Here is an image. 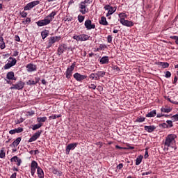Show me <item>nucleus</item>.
<instances>
[{
	"label": "nucleus",
	"mask_w": 178,
	"mask_h": 178,
	"mask_svg": "<svg viewBox=\"0 0 178 178\" xmlns=\"http://www.w3.org/2000/svg\"><path fill=\"white\" fill-rule=\"evenodd\" d=\"M176 138H177L176 134H168L163 142L165 149L168 150L169 148H174V149H176L177 147H175V145H176Z\"/></svg>",
	"instance_id": "obj_1"
},
{
	"label": "nucleus",
	"mask_w": 178,
	"mask_h": 178,
	"mask_svg": "<svg viewBox=\"0 0 178 178\" xmlns=\"http://www.w3.org/2000/svg\"><path fill=\"white\" fill-rule=\"evenodd\" d=\"M24 86H26V83L24 81H19L16 83L13 84L10 88V90H18L20 91L24 88Z\"/></svg>",
	"instance_id": "obj_2"
},
{
	"label": "nucleus",
	"mask_w": 178,
	"mask_h": 178,
	"mask_svg": "<svg viewBox=\"0 0 178 178\" xmlns=\"http://www.w3.org/2000/svg\"><path fill=\"white\" fill-rule=\"evenodd\" d=\"M74 67H76V62H74L70 67L67 68V70L65 72V77L67 79H72Z\"/></svg>",
	"instance_id": "obj_3"
},
{
	"label": "nucleus",
	"mask_w": 178,
	"mask_h": 178,
	"mask_svg": "<svg viewBox=\"0 0 178 178\" xmlns=\"http://www.w3.org/2000/svg\"><path fill=\"white\" fill-rule=\"evenodd\" d=\"M104 9L105 10H108V13H106V17H109V16H111V15H113V13H115L116 12V9H118V8L116 6L115 7H112L111 6V5H106L104 7Z\"/></svg>",
	"instance_id": "obj_4"
},
{
	"label": "nucleus",
	"mask_w": 178,
	"mask_h": 178,
	"mask_svg": "<svg viewBox=\"0 0 178 178\" xmlns=\"http://www.w3.org/2000/svg\"><path fill=\"white\" fill-rule=\"evenodd\" d=\"M67 49H70V48L67 47V44H60L57 49V55H58V56H60V55H62L63 52L67 51Z\"/></svg>",
	"instance_id": "obj_5"
},
{
	"label": "nucleus",
	"mask_w": 178,
	"mask_h": 178,
	"mask_svg": "<svg viewBox=\"0 0 178 178\" xmlns=\"http://www.w3.org/2000/svg\"><path fill=\"white\" fill-rule=\"evenodd\" d=\"M88 6V4H85L83 1L81 2L79 4V12L82 15H86V13H88L89 9L87 8Z\"/></svg>",
	"instance_id": "obj_6"
},
{
	"label": "nucleus",
	"mask_w": 178,
	"mask_h": 178,
	"mask_svg": "<svg viewBox=\"0 0 178 178\" xmlns=\"http://www.w3.org/2000/svg\"><path fill=\"white\" fill-rule=\"evenodd\" d=\"M62 38L60 36H51L50 37L48 42V48H51L55 42H58V41H60Z\"/></svg>",
	"instance_id": "obj_7"
},
{
	"label": "nucleus",
	"mask_w": 178,
	"mask_h": 178,
	"mask_svg": "<svg viewBox=\"0 0 178 178\" xmlns=\"http://www.w3.org/2000/svg\"><path fill=\"white\" fill-rule=\"evenodd\" d=\"M37 5H40V1L36 0L34 1H31L26 4V6L24 7V10H30L34 8V6H37Z\"/></svg>",
	"instance_id": "obj_8"
},
{
	"label": "nucleus",
	"mask_w": 178,
	"mask_h": 178,
	"mask_svg": "<svg viewBox=\"0 0 178 178\" xmlns=\"http://www.w3.org/2000/svg\"><path fill=\"white\" fill-rule=\"evenodd\" d=\"M38 170V163L35 161H33L31 163V176L35 175V171Z\"/></svg>",
	"instance_id": "obj_9"
},
{
	"label": "nucleus",
	"mask_w": 178,
	"mask_h": 178,
	"mask_svg": "<svg viewBox=\"0 0 178 178\" xmlns=\"http://www.w3.org/2000/svg\"><path fill=\"white\" fill-rule=\"evenodd\" d=\"M84 26L87 30H92L95 29V24L92 23L91 19H86L85 21Z\"/></svg>",
	"instance_id": "obj_10"
},
{
	"label": "nucleus",
	"mask_w": 178,
	"mask_h": 178,
	"mask_svg": "<svg viewBox=\"0 0 178 178\" xmlns=\"http://www.w3.org/2000/svg\"><path fill=\"white\" fill-rule=\"evenodd\" d=\"M160 127L163 129H172L173 127V122L172 120H166L165 122L159 124Z\"/></svg>",
	"instance_id": "obj_11"
},
{
	"label": "nucleus",
	"mask_w": 178,
	"mask_h": 178,
	"mask_svg": "<svg viewBox=\"0 0 178 178\" xmlns=\"http://www.w3.org/2000/svg\"><path fill=\"white\" fill-rule=\"evenodd\" d=\"M50 20L49 19H47V17H44V19L42 20H39L38 22H36V24L39 26V27H42V26H48V24H49Z\"/></svg>",
	"instance_id": "obj_12"
},
{
	"label": "nucleus",
	"mask_w": 178,
	"mask_h": 178,
	"mask_svg": "<svg viewBox=\"0 0 178 178\" xmlns=\"http://www.w3.org/2000/svg\"><path fill=\"white\" fill-rule=\"evenodd\" d=\"M42 133V131H38L36 133H35L32 137H31L29 140V143H33L34 141H36V140H38L40 138V136H41V134Z\"/></svg>",
	"instance_id": "obj_13"
},
{
	"label": "nucleus",
	"mask_w": 178,
	"mask_h": 178,
	"mask_svg": "<svg viewBox=\"0 0 178 178\" xmlns=\"http://www.w3.org/2000/svg\"><path fill=\"white\" fill-rule=\"evenodd\" d=\"M73 77L76 81L81 83L87 77V75H81L80 73L76 72L73 75Z\"/></svg>",
	"instance_id": "obj_14"
},
{
	"label": "nucleus",
	"mask_w": 178,
	"mask_h": 178,
	"mask_svg": "<svg viewBox=\"0 0 178 178\" xmlns=\"http://www.w3.org/2000/svg\"><path fill=\"white\" fill-rule=\"evenodd\" d=\"M120 23H121L122 26H125L126 27H133V26H134V22L129 21L127 19H121L120 20Z\"/></svg>",
	"instance_id": "obj_15"
},
{
	"label": "nucleus",
	"mask_w": 178,
	"mask_h": 178,
	"mask_svg": "<svg viewBox=\"0 0 178 178\" xmlns=\"http://www.w3.org/2000/svg\"><path fill=\"white\" fill-rule=\"evenodd\" d=\"M6 79L9 81L12 80L13 81H16V80H17V78L15 76V72H13V71H10L7 73Z\"/></svg>",
	"instance_id": "obj_16"
},
{
	"label": "nucleus",
	"mask_w": 178,
	"mask_h": 178,
	"mask_svg": "<svg viewBox=\"0 0 178 178\" xmlns=\"http://www.w3.org/2000/svg\"><path fill=\"white\" fill-rule=\"evenodd\" d=\"M76 147H77V143L69 144L66 147V149H65L67 155H69V154L70 153V151H72V149H74V148H76Z\"/></svg>",
	"instance_id": "obj_17"
},
{
	"label": "nucleus",
	"mask_w": 178,
	"mask_h": 178,
	"mask_svg": "<svg viewBox=\"0 0 178 178\" xmlns=\"http://www.w3.org/2000/svg\"><path fill=\"white\" fill-rule=\"evenodd\" d=\"M40 81L39 77H35L34 80L30 79L26 82L27 86H35Z\"/></svg>",
	"instance_id": "obj_18"
},
{
	"label": "nucleus",
	"mask_w": 178,
	"mask_h": 178,
	"mask_svg": "<svg viewBox=\"0 0 178 178\" xmlns=\"http://www.w3.org/2000/svg\"><path fill=\"white\" fill-rule=\"evenodd\" d=\"M28 72H35L37 70V65L29 63L26 65Z\"/></svg>",
	"instance_id": "obj_19"
},
{
	"label": "nucleus",
	"mask_w": 178,
	"mask_h": 178,
	"mask_svg": "<svg viewBox=\"0 0 178 178\" xmlns=\"http://www.w3.org/2000/svg\"><path fill=\"white\" fill-rule=\"evenodd\" d=\"M10 162H17V166L22 165V159H20L17 156H14L10 159Z\"/></svg>",
	"instance_id": "obj_20"
},
{
	"label": "nucleus",
	"mask_w": 178,
	"mask_h": 178,
	"mask_svg": "<svg viewBox=\"0 0 178 178\" xmlns=\"http://www.w3.org/2000/svg\"><path fill=\"white\" fill-rule=\"evenodd\" d=\"M156 129V127L154 125L145 126V130L147 131V133H152V131Z\"/></svg>",
	"instance_id": "obj_21"
},
{
	"label": "nucleus",
	"mask_w": 178,
	"mask_h": 178,
	"mask_svg": "<svg viewBox=\"0 0 178 178\" xmlns=\"http://www.w3.org/2000/svg\"><path fill=\"white\" fill-rule=\"evenodd\" d=\"M99 63H100L102 65H106V64L109 63V57L107 56H103V57L100 59Z\"/></svg>",
	"instance_id": "obj_22"
},
{
	"label": "nucleus",
	"mask_w": 178,
	"mask_h": 178,
	"mask_svg": "<svg viewBox=\"0 0 178 178\" xmlns=\"http://www.w3.org/2000/svg\"><path fill=\"white\" fill-rule=\"evenodd\" d=\"M172 111V107L169 106H165L161 108V111L164 113H169Z\"/></svg>",
	"instance_id": "obj_23"
},
{
	"label": "nucleus",
	"mask_w": 178,
	"mask_h": 178,
	"mask_svg": "<svg viewBox=\"0 0 178 178\" xmlns=\"http://www.w3.org/2000/svg\"><path fill=\"white\" fill-rule=\"evenodd\" d=\"M106 72L104 71H99L96 73L95 80H99V77H104Z\"/></svg>",
	"instance_id": "obj_24"
},
{
	"label": "nucleus",
	"mask_w": 178,
	"mask_h": 178,
	"mask_svg": "<svg viewBox=\"0 0 178 178\" xmlns=\"http://www.w3.org/2000/svg\"><path fill=\"white\" fill-rule=\"evenodd\" d=\"M55 16H56V12L53 11L51 12L49 15H47L46 17L50 20V22H52V20H54V19H55Z\"/></svg>",
	"instance_id": "obj_25"
},
{
	"label": "nucleus",
	"mask_w": 178,
	"mask_h": 178,
	"mask_svg": "<svg viewBox=\"0 0 178 178\" xmlns=\"http://www.w3.org/2000/svg\"><path fill=\"white\" fill-rule=\"evenodd\" d=\"M99 23L102 26H108V21H106V17H102L99 21Z\"/></svg>",
	"instance_id": "obj_26"
},
{
	"label": "nucleus",
	"mask_w": 178,
	"mask_h": 178,
	"mask_svg": "<svg viewBox=\"0 0 178 178\" xmlns=\"http://www.w3.org/2000/svg\"><path fill=\"white\" fill-rule=\"evenodd\" d=\"M37 174L39 178H44V170L40 167L38 168Z\"/></svg>",
	"instance_id": "obj_27"
},
{
	"label": "nucleus",
	"mask_w": 178,
	"mask_h": 178,
	"mask_svg": "<svg viewBox=\"0 0 178 178\" xmlns=\"http://www.w3.org/2000/svg\"><path fill=\"white\" fill-rule=\"evenodd\" d=\"M155 116H156V110H153L146 115V118H155Z\"/></svg>",
	"instance_id": "obj_28"
},
{
	"label": "nucleus",
	"mask_w": 178,
	"mask_h": 178,
	"mask_svg": "<svg viewBox=\"0 0 178 178\" xmlns=\"http://www.w3.org/2000/svg\"><path fill=\"white\" fill-rule=\"evenodd\" d=\"M49 35V31L44 30L41 33V36L42 38V40H45V38H47Z\"/></svg>",
	"instance_id": "obj_29"
},
{
	"label": "nucleus",
	"mask_w": 178,
	"mask_h": 178,
	"mask_svg": "<svg viewBox=\"0 0 178 178\" xmlns=\"http://www.w3.org/2000/svg\"><path fill=\"white\" fill-rule=\"evenodd\" d=\"M0 48L1 49H5L6 45H5V42L3 41V37L0 35Z\"/></svg>",
	"instance_id": "obj_30"
},
{
	"label": "nucleus",
	"mask_w": 178,
	"mask_h": 178,
	"mask_svg": "<svg viewBox=\"0 0 178 178\" xmlns=\"http://www.w3.org/2000/svg\"><path fill=\"white\" fill-rule=\"evenodd\" d=\"M144 156L143 155H140L138 157L136 158V165L138 166L141 162H143V159Z\"/></svg>",
	"instance_id": "obj_31"
},
{
	"label": "nucleus",
	"mask_w": 178,
	"mask_h": 178,
	"mask_svg": "<svg viewBox=\"0 0 178 178\" xmlns=\"http://www.w3.org/2000/svg\"><path fill=\"white\" fill-rule=\"evenodd\" d=\"M159 66H161L163 69H167V67H169V63H165V62H159L158 63Z\"/></svg>",
	"instance_id": "obj_32"
},
{
	"label": "nucleus",
	"mask_w": 178,
	"mask_h": 178,
	"mask_svg": "<svg viewBox=\"0 0 178 178\" xmlns=\"http://www.w3.org/2000/svg\"><path fill=\"white\" fill-rule=\"evenodd\" d=\"M20 141H22V138L18 137V138L14 141V143H12V145H13V147H17V145H19V144H20Z\"/></svg>",
	"instance_id": "obj_33"
},
{
	"label": "nucleus",
	"mask_w": 178,
	"mask_h": 178,
	"mask_svg": "<svg viewBox=\"0 0 178 178\" xmlns=\"http://www.w3.org/2000/svg\"><path fill=\"white\" fill-rule=\"evenodd\" d=\"M9 60H10L8 61V63H10V65H13V67L15 66V65H16V63H17V60L15 58L10 57Z\"/></svg>",
	"instance_id": "obj_34"
},
{
	"label": "nucleus",
	"mask_w": 178,
	"mask_h": 178,
	"mask_svg": "<svg viewBox=\"0 0 178 178\" xmlns=\"http://www.w3.org/2000/svg\"><path fill=\"white\" fill-rule=\"evenodd\" d=\"M118 17L120 18L119 22H120V20H124V19H127V15H126L124 13H120Z\"/></svg>",
	"instance_id": "obj_35"
},
{
	"label": "nucleus",
	"mask_w": 178,
	"mask_h": 178,
	"mask_svg": "<svg viewBox=\"0 0 178 178\" xmlns=\"http://www.w3.org/2000/svg\"><path fill=\"white\" fill-rule=\"evenodd\" d=\"M81 41H88L90 40V35L87 34H81Z\"/></svg>",
	"instance_id": "obj_36"
},
{
	"label": "nucleus",
	"mask_w": 178,
	"mask_h": 178,
	"mask_svg": "<svg viewBox=\"0 0 178 178\" xmlns=\"http://www.w3.org/2000/svg\"><path fill=\"white\" fill-rule=\"evenodd\" d=\"M38 123H44L47 122V117H40L37 118Z\"/></svg>",
	"instance_id": "obj_37"
},
{
	"label": "nucleus",
	"mask_w": 178,
	"mask_h": 178,
	"mask_svg": "<svg viewBox=\"0 0 178 178\" xmlns=\"http://www.w3.org/2000/svg\"><path fill=\"white\" fill-rule=\"evenodd\" d=\"M54 175H56V176H62V172L58 170V169L54 168L53 170Z\"/></svg>",
	"instance_id": "obj_38"
},
{
	"label": "nucleus",
	"mask_w": 178,
	"mask_h": 178,
	"mask_svg": "<svg viewBox=\"0 0 178 178\" xmlns=\"http://www.w3.org/2000/svg\"><path fill=\"white\" fill-rule=\"evenodd\" d=\"M58 118H62V115L58 114V115H51V116L49 117V119L50 120H55V119H56Z\"/></svg>",
	"instance_id": "obj_39"
},
{
	"label": "nucleus",
	"mask_w": 178,
	"mask_h": 178,
	"mask_svg": "<svg viewBox=\"0 0 178 178\" xmlns=\"http://www.w3.org/2000/svg\"><path fill=\"white\" fill-rule=\"evenodd\" d=\"M42 126V123L36 124L33 126L32 130H38V129H40V127H41Z\"/></svg>",
	"instance_id": "obj_40"
},
{
	"label": "nucleus",
	"mask_w": 178,
	"mask_h": 178,
	"mask_svg": "<svg viewBox=\"0 0 178 178\" xmlns=\"http://www.w3.org/2000/svg\"><path fill=\"white\" fill-rule=\"evenodd\" d=\"M136 122H138V123H143V122H145V118L138 117L136 120Z\"/></svg>",
	"instance_id": "obj_41"
},
{
	"label": "nucleus",
	"mask_w": 178,
	"mask_h": 178,
	"mask_svg": "<svg viewBox=\"0 0 178 178\" xmlns=\"http://www.w3.org/2000/svg\"><path fill=\"white\" fill-rule=\"evenodd\" d=\"M86 17L81 15H78V22L79 23H83V22H84V19H85Z\"/></svg>",
	"instance_id": "obj_42"
},
{
	"label": "nucleus",
	"mask_w": 178,
	"mask_h": 178,
	"mask_svg": "<svg viewBox=\"0 0 178 178\" xmlns=\"http://www.w3.org/2000/svg\"><path fill=\"white\" fill-rule=\"evenodd\" d=\"M72 38L74 40H76V41H81V35H74Z\"/></svg>",
	"instance_id": "obj_43"
},
{
	"label": "nucleus",
	"mask_w": 178,
	"mask_h": 178,
	"mask_svg": "<svg viewBox=\"0 0 178 178\" xmlns=\"http://www.w3.org/2000/svg\"><path fill=\"white\" fill-rule=\"evenodd\" d=\"M105 48H106V45H105L104 44H101L99 45V47L97 48V51H104V49H105Z\"/></svg>",
	"instance_id": "obj_44"
},
{
	"label": "nucleus",
	"mask_w": 178,
	"mask_h": 178,
	"mask_svg": "<svg viewBox=\"0 0 178 178\" xmlns=\"http://www.w3.org/2000/svg\"><path fill=\"white\" fill-rule=\"evenodd\" d=\"M31 22V19L29 17H27L26 20L22 21L23 24H30Z\"/></svg>",
	"instance_id": "obj_45"
},
{
	"label": "nucleus",
	"mask_w": 178,
	"mask_h": 178,
	"mask_svg": "<svg viewBox=\"0 0 178 178\" xmlns=\"http://www.w3.org/2000/svg\"><path fill=\"white\" fill-rule=\"evenodd\" d=\"M6 155V154L5 152V150L1 149L0 151V158L3 159V158H5Z\"/></svg>",
	"instance_id": "obj_46"
},
{
	"label": "nucleus",
	"mask_w": 178,
	"mask_h": 178,
	"mask_svg": "<svg viewBox=\"0 0 178 178\" xmlns=\"http://www.w3.org/2000/svg\"><path fill=\"white\" fill-rule=\"evenodd\" d=\"M13 65H10V63H8L7 64H6L4 66H3V68L5 69V70H8V69H10V67H12Z\"/></svg>",
	"instance_id": "obj_47"
},
{
	"label": "nucleus",
	"mask_w": 178,
	"mask_h": 178,
	"mask_svg": "<svg viewBox=\"0 0 178 178\" xmlns=\"http://www.w3.org/2000/svg\"><path fill=\"white\" fill-rule=\"evenodd\" d=\"M14 130H15V133H22L23 131V128L22 127H18L17 129H15Z\"/></svg>",
	"instance_id": "obj_48"
},
{
	"label": "nucleus",
	"mask_w": 178,
	"mask_h": 178,
	"mask_svg": "<svg viewBox=\"0 0 178 178\" xmlns=\"http://www.w3.org/2000/svg\"><path fill=\"white\" fill-rule=\"evenodd\" d=\"M172 120H175V122L178 121V114H175L171 117Z\"/></svg>",
	"instance_id": "obj_49"
},
{
	"label": "nucleus",
	"mask_w": 178,
	"mask_h": 178,
	"mask_svg": "<svg viewBox=\"0 0 178 178\" xmlns=\"http://www.w3.org/2000/svg\"><path fill=\"white\" fill-rule=\"evenodd\" d=\"M171 76H172V73H170V72L167 71V72H165V77H166V79H169V77H171Z\"/></svg>",
	"instance_id": "obj_50"
},
{
	"label": "nucleus",
	"mask_w": 178,
	"mask_h": 178,
	"mask_svg": "<svg viewBox=\"0 0 178 178\" xmlns=\"http://www.w3.org/2000/svg\"><path fill=\"white\" fill-rule=\"evenodd\" d=\"M112 38H113L112 35H108V37H107V42L111 44V42H112Z\"/></svg>",
	"instance_id": "obj_51"
},
{
	"label": "nucleus",
	"mask_w": 178,
	"mask_h": 178,
	"mask_svg": "<svg viewBox=\"0 0 178 178\" xmlns=\"http://www.w3.org/2000/svg\"><path fill=\"white\" fill-rule=\"evenodd\" d=\"M148 156H149V155L148 154V148H146L145 152V156H144L145 159H147Z\"/></svg>",
	"instance_id": "obj_52"
},
{
	"label": "nucleus",
	"mask_w": 178,
	"mask_h": 178,
	"mask_svg": "<svg viewBox=\"0 0 178 178\" xmlns=\"http://www.w3.org/2000/svg\"><path fill=\"white\" fill-rule=\"evenodd\" d=\"M97 76L96 74L92 73V74L89 76V78H90V79H92V80H95V78L97 77V76Z\"/></svg>",
	"instance_id": "obj_53"
},
{
	"label": "nucleus",
	"mask_w": 178,
	"mask_h": 178,
	"mask_svg": "<svg viewBox=\"0 0 178 178\" xmlns=\"http://www.w3.org/2000/svg\"><path fill=\"white\" fill-rule=\"evenodd\" d=\"M20 16L22 17H27V13L22 11L20 13Z\"/></svg>",
	"instance_id": "obj_54"
},
{
	"label": "nucleus",
	"mask_w": 178,
	"mask_h": 178,
	"mask_svg": "<svg viewBox=\"0 0 178 178\" xmlns=\"http://www.w3.org/2000/svg\"><path fill=\"white\" fill-rule=\"evenodd\" d=\"M88 88H90L92 90H95V88H97V86H95V84H90L88 86Z\"/></svg>",
	"instance_id": "obj_55"
},
{
	"label": "nucleus",
	"mask_w": 178,
	"mask_h": 178,
	"mask_svg": "<svg viewBox=\"0 0 178 178\" xmlns=\"http://www.w3.org/2000/svg\"><path fill=\"white\" fill-rule=\"evenodd\" d=\"M24 121V120H23V118H20L19 120H17L16 124H20V123H23Z\"/></svg>",
	"instance_id": "obj_56"
},
{
	"label": "nucleus",
	"mask_w": 178,
	"mask_h": 178,
	"mask_svg": "<svg viewBox=\"0 0 178 178\" xmlns=\"http://www.w3.org/2000/svg\"><path fill=\"white\" fill-rule=\"evenodd\" d=\"M86 5H90L92 2V0H85L83 1Z\"/></svg>",
	"instance_id": "obj_57"
},
{
	"label": "nucleus",
	"mask_w": 178,
	"mask_h": 178,
	"mask_svg": "<svg viewBox=\"0 0 178 178\" xmlns=\"http://www.w3.org/2000/svg\"><path fill=\"white\" fill-rule=\"evenodd\" d=\"M151 173H152V171H147V172H143L142 176H147L148 175H151Z\"/></svg>",
	"instance_id": "obj_58"
},
{
	"label": "nucleus",
	"mask_w": 178,
	"mask_h": 178,
	"mask_svg": "<svg viewBox=\"0 0 178 178\" xmlns=\"http://www.w3.org/2000/svg\"><path fill=\"white\" fill-rule=\"evenodd\" d=\"M27 113L29 116H33L35 114L34 111H28Z\"/></svg>",
	"instance_id": "obj_59"
},
{
	"label": "nucleus",
	"mask_w": 178,
	"mask_h": 178,
	"mask_svg": "<svg viewBox=\"0 0 178 178\" xmlns=\"http://www.w3.org/2000/svg\"><path fill=\"white\" fill-rule=\"evenodd\" d=\"M117 169H119V170L123 169V163H120L118 165H117Z\"/></svg>",
	"instance_id": "obj_60"
},
{
	"label": "nucleus",
	"mask_w": 178,
	"mask_h": 178,
	"mask_svg": "<svg viewBox=\"0 0 178 178\" xmlns=\"http://www.w3.org/2000/svg\"><path fill=\"white\" fill-rule=\"evenodd\" d=\"M15 40L17 42H20V37H19V35H15Z\"/></svg>",
	"instance_id": "obj_61"
},
{
	"label": "nucleus",
	"mask_w": 178,
	"mask_h": 178,
	"mask_svg": "<svg viewBox=\"0 0 178 178\" xmlns=\"http://www.w3.org/2000/svg\"><path fill=\"white\" fill-rule=\"evenodd\" d=\"M19 55V51H15L13 54V56H17Z\"/></svg>",
	"instance_id": "obj_62"
},
{
	"label": "nucleus",
	"mask_w": 178,
	"mask_h": 178,
	"mask_svg": "<svg viewBox=\"0 0 178 178\" xmlns=\"http://www.w3.org/2000/svg\"><path fill=\"white\" fill-rule=\"evenodd\" d=\"M10 134H16V131L15 129L10 130Z\"/></svg>",
	"instance_id": "obj_63"
},
{
	"label": "nucleus",
	"mask_w": 178,
	"mask_h": 178,
	"mask_svg": "<svg viewBox=\"0 0 178 178\" xmlns=\"http://www.w3.org/2000/svg\"><path fill=\"white\" fill-rule=\"evenodd\" d=\"M17 175V174L16 172H14L13 174H12L10 178H16Z\"/></svg>",
	"instance_id": "obj_64"
}]
</instances>
